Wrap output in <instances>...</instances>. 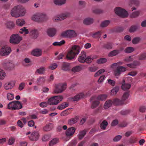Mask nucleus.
<instances>
[{
	"label": "nucleus",
	"instance_id": "1",
	"mask_svg": "<svg viewBox=\"0 0 146 146\" xmlns=\"http://www.w3.org/2000/svg\"><path fill=\"white\" fill-rule=\"evenodd\" d=\"M81 48L78 45H74L71 50L68 52L66 58L68 60H71L78 55L80 52Z\"/></svg>",
	"mask_w": 146,
	"mask_h": 146
},
{
	"label": "nucleus",
	"instance_id": "2",
	"mask_svg": "<svg viewBox=\"0 0 146 146\" xmlns=\"http://www.w3.org/2000/svg\"><path fill=\"white\" fill-rule=\"evenodd\" d=\"M25 13V10L21 5H18L14 7L11 11V14L13 17H17L23 16Z\"/></svg>",
	"mask_w": 146,
	"mask_h": 146
},
{
	"label": "nucleus",
	"instance_id": "3",
	"mask_svg": "<svg viewBox=\"0 0 146 146\" xmlns=\"http://www.w3.org/2000/svg\"><path fill=\"white\" fill-rule=\"evenodd\" d=\"M63 99L62 96H54L48 99V104L50 105H56L61 102Z\"/></svg>",
	"mask_w": 146,
	"mask_h": 146
},
{
	"label": "nucleus",
	"instance_id": "4",
	"mask_svg": "<svg viewBox=\"0 0 146 146\" xmlns=\"http://www.w3.org/2000/svg\"><path fill=\"white\" fill-rule=\"evenodd\" d=\"M114 11L117 15L122 18H126L128 16L127 11L120 7H117L115 8Z\"/></svg>",
	"mask_w": 146,
	"mask_h": 146
},
{
	"label": "nucleus",
	"instance_id": "5",
	"mask_svg": "<svg viewBox=\"0 0 146 146\" xmlns=\"http://www.w3.org/2000/svg\"><path fill=\"white\" fill-rule=\"evenodd\" d=\"M22 37L18 34H12L10 38V42L13 44H17L22 40Z\"/></svg>",
	"mask_w": 146,
	"mask_h": 146
},
{
	"label": "nucleus",
	"instance_id": "6",
	"mask_svg": "<svg viewBox=\"0 0 146 146\" xmlns=\"http://www.w3.org/2000/svg\"><path fill=\"white\" fill-rule=\"evenodd\" d=\"M61 36L63 37L72 38L77 36V34L73 30H68L62 32Z\"/></svg>",
	"mask_w": 146,
	"mask_h": 146
},
{
	"label": "nucleus",
	"instance_id": "7",
	"mask_svg": "<svg viewBox=\"0 0 146 146\" xmlns=\"http://www.w3.org/2000/svg\"><path fill=\"white\" fill-rule=\"evenodd\" d=\"M66 83H60L56 85L54 92L56 94L61 93L66 89Z\"/></svg>",
	"mask_w": 146,
	"mask_h": 146
},
{
	"label": "nucleus",
	"instance_id": "8",
	"mask_svg": "<svg viewBox=\"0 0 146 146\" xmlns=\"http://www.w3.org/2000/svg\"><path fill=\"white\" fill-rule=\"evenodd\" d=\"M0 49L1 52V55L3 56L8 55L11 51V48L7 45L2 46Z\"/></svg>",
	"mask_w": 146,
	"mask_h": 146
},
{
	"label": "nucleus",
	"instance_id": "9",
	"mask_svg": "<svg viewBox=\"0 0 146 146\" xmlns=\"http://www.w3.org/2000/svg\"><path fill=\"white\" fill-rule=\"evenodd\" d=\"M4 68L7 70H10L13 68L14 65L12 61H5L3 64Z\"/></svg>",
	"mask_w": 146,
	"mask_h": 146
},
{
	"label": "nucleus",
	"instance_id": "10",
	"mask_svg": "<svg viewBox=\"0 0 146 146\" xmlns=\"http://www.w3.org/2000/svg\"><path fill=\"white\" fill-rule=\"evenodd\" d=\"M126 70V69L125 67L122 66H118L114 71L115 75L116 76H119L122 72Z\"/></svg>",
	"mask_w": 146,
	"mask_h": 146
},
{
	"label": "nucleus",
	"instance_id": "11",
	"mask_svg": "<svg viewBox=\"0 0 146 146\" xmlns=\"http://www.w3.org/2000/svg\"><path fill=\"white\" fill-rule=\"evenodd\" d=\"M86 56V53L84 51H82L78 58V61L80 63H84Z\"/></svg>",
	"mask_w": 146,
	"mask_h": 146
},
{
	"label": "nucleus",
	"instance_id": "12",
	"mask_svg": "<svg viewBox=\"0 0 146 146\" xmlns=\"http://www.w3.org/2000/svg\"><path fill=\"white\" fill-rule=\"evenodd\" d=\"M39 137V133L37 131H34L32 133L31 135L29 136L30 139L33 141H36Z\"/></svg>",
	"mask_w": 146,
	"mask_h": 146
},
{
	"label": "nucleus",
	"instance_id": "13",
	"mask_svg": "<svg viewBox=\"0 0 146 146\" xmlns=\"http://www.w3.org/2000/svg\"><path fill=\"white\" fill-rule=\"evenodd\" d=\"M56 32V29L54 28H49L46 30L47 35L50 37L54 36Z\"/></svg>",
	"mask_w": 146,
	"mask_h": 146
},
{
	"label": "nucleus",
	"instance_id": "14",
	"mask_svg": "<svg viewBox=\"0 0 146 146\" xmlns=\"http://www.w3.org/2000/svg\"><path fill=\"white\" fill-rule=\"evenodd\" d=\"M76 130V129L74 127H70L65 132V134L67 136H72Z\"/></svg>",
	"mask_w": 146,
	"mask_h": 146
},
{
	"label": "nucleus",
	"instance_id": "15",
	"mask_svg": "<svg viewBox=\"0 0 146 146\" xmlns=\"http://www.w3.org/2000/svg\"><path fill=\"white\" fill-rule=\"evenodd\" d=\"M15 82L13 81H11L6 83L4 85V88L6 90L11 89L15 86Z\"/></svg>",
	"mask_w": 146,
	"mask_h": 146
},
{
	"label": "nucleus",
	"instance_id": "16",
	"mask_svg": "<svg viewBox=\"0 0 146 146\" xmlns=\"http://www.w3.org/2000/svg\"><path fill=\"white\" fill-rule=\"evenodd\" d=\"M30 34L31 38L35 39L38 37L39 33L37 30L34 29L31 31L30 33Z\"/></svg>",
	"mask_w": 146,
	"mask_h": 146
},
{
	"label": "nucleus",
	"instance_id": "17",
	"mask_svg": "<svg viewBox=\"0 0 146 146\" xmlns=\"http://www.w3.org/2000/svg\"><path fill=\"white\" fill-rule=\"evenodd\" d=\"M42 51L41 49L36 48L33 50L32 52V54L33 56L38 57L41 55Z\"/></svg>",
	"mask_w": 146,
	"mask_h": 146
},
{
	"label": "nucleus",
	"instance_id": "18",
	"mask_svg": "<svg viewBox=\"0 0 146 146\" xmlns=\"http://www.w3.org/2000/svg\"><path fill=\"white\" fill-rule=\"evenodd\" d=\"M54 127V125L52 123L47 124L43 128V130L44 131H48L52 130Z\"/></svg>",
	"mask_w": 146,
	"mask_h": 146
},
{
	"label": "nucleus",
	"instance_id": "19",
	"mask_svg": "<svg viewBox=\"0 0 146 146\" xmlns=\"http://www.w3.org/2000/svg\"><path fill=\"white\" fill-rule=\"evenodd\" d=\"M84 94L83 93H80L76 95L74 97L71 98V100L72 101L74 102L78 101L80 99L84 98Z\"/></svg>",
	"mask_w": 146,
	"mask_h": 146
},
{
	"label": "nucleus",
	"instance_id": "20",
	"mask_svg": "<svg viewBox=\"0 0 146 146\" xmlns=\"http://www.w3.org/2000/svg\"><path fill=\"white\" fill-rule=\"evenodd\" d=\"M131 87V84L129 83L126 84L125 80L123 79L122 84L121 88L122 90L124 91L127 90L129 89Z\"/></svg>",
	"mask_w": 146,
	"mask_h": 146
},
{
	"label": "nucleus",
	"instance_id": "21",
	"mask_svg": "<svg viewBox=\"0 0 146 146\" xmlns=\"http://www.w3.org/2000/svg\"><path fill=\"white\" fill-rule=\"evenodd\" d=\"M113 104L115 106H120L124 104V103L121 99L120 100L117 98H115L113 100Z\"/></svg>",
	"mask_w": 146,
	"mask_h": 146
},
{
	"label": "nucleus",
	"instance_id": "22",
	"mask_svg": "<svg viewBox=\"0 0 146 146\" xmlns=\"http://www.w3.org/2000/svg\"><path fill=\"white\" fill-rule=\"evenodd\" d=\"M79 117L78 116H76L74 118L69 119L68 122V124L71 125L76 123L78 120Z\"/></svg>",
	"mask_w": 146,
	"mask_h": 146
},
{
	"label": "nucleus",
	"instance_id": "23",
	"mask_svg": "<svg viewBox=\"0 0 146 146\" xmlns=\"http://www.w3.org/2000/svg\"><path fill=\"white\" fill-rule=\"evenodd\" d=\"M84 66V65H83L80 66H77L73 68L72 70L74 72H78L83 69Z\"/></svg>",
	"mask_w": 146,
	"mask_h": 146
},
{
	"label": "nucleus",
	"instance_id": "24",
	"mask_svg": "<svg viewBox=\"0 0 146 146\" xmlns=\"http://www.w3.org/2000/svg\"><path fill=\"white\" fill-rule=\"evenodd\" d=\"M69 104L67 102H64L61 104L59 105L57 107V108L59 110H62L65 108L68 107L69 106Z\"/></svg>",
	"mask_w": 146,
	"mask_h": 146
},
{
	"label": "nucleus",
	"instance_id": "25",
	"mask_svg": "<svg viewBox=\"0 0 146 146\" xmlns=\"http://www.w3.org/2000/svg\"><path fill=\"white\" fill-rule=\"evenodd\" d=\"M70 14L68 12H65L60 14L59 16L61 21L64 20L70 16Z\"/></svg>",
	"mask_w": 146,
	"mask_h": 146
},
{
	"label": "nucleus",
	"instance_id": "26",
	"mask_svg": "<svg viewBox=\"0 0 146 146\" xmlns=\"http://www.w3.org/2000/svg\"><path fill=\"white\" fill-rule=\"evenodd\" d=\"M112 104H113V100H107L104 104V108L105 109H108L111 106Z\"/></svg>",
	"mask_w": 146,
	"mask_h": 146
},
{
	"label": "nucleus",
	"instance_id": "27",
	"mask_svg": "<svg viewBox=\"0 0 146 146\" xmlns=\"http://www.w3.org/2000/svg\"><path fill=\"white\" fill-rule=\"evenodd\" d=\"M93 22V20L92 19L88 18L85 19L83 21V23L86 25H90Z\"/></svg>",
	"mask_w": 146,
	"mask_h": 146
},
{
	"label": "nucleus",
	"instance_id": "28",
	"mask_svg": "<svg viewBox=\"0 0 146 146\" xmlns=\"http://www.w3.org/2000/svg\"><path fill=\"white\" fill-rule=\"evenodd\" d=\"M22 106L20 102L15 101V106L14 108H13L14 110H19L22 108Z\"/></svg>",
	"mask_w": 146,
	"mask_h": 146
},
{
	"label": "nucleus",
	"instance_id": "29",
	"mask_svg": "<svg viewBox=\"0 0 146 146\" xmlns=\"http://www.w3.org/2000/svg\"><path fill=\"white\" fill-rule=\"evenodd\" d=\"M66 0H54V3L55 5L58 6H61L65 4Z\"/></svg>",
	"mask_w": 146,
	"mask_h": 146
},
{
	"label": "nucleus",
	"instance_id": "30",
	"mask_svg": "<svg viewBox=\"0 0 146 146\" xmlns=\"http://www.w3.org/2000/svg\"><path fill=\"white\" fill-rule=\"evenodd\" d=\"M39 17H40V22L43 21H46L48 19L46 15L42 13H39Z\"/></svg>",
	"mask_w": 146,
	"mask_h": 146
},
{
	"label": "nucleus",
	"instance_id": "31",
	"mask_svg": "<svg viewBox=\"0 0 146 146\" xmlns=\"http://www.w3.org/2000/svg\"><path fill=\"white\" fill-rule=\"evenodd\" d=\"M86 130H84L80 131L78 135V139L80 140L82 139L86 135Z\"/></svg>",
	"mask_w": 146,
	"mask_h": 146
},
{
	"label": "nucleus",
	"instance_id": "32",
	"mask_svg": "<svg viewBox=\"0 0 146 146\" xmlns=\"http://www.w3.org/2000/svg\"><path fill=\"white\" fill-rule=\"evenodd\" d=\"M5 25L7 28L10 29H13L15 26V24L12 21L7 22Z\"/></svg>",
	"mask_w": 146,
	"mask_h": 146
},
{
	"label": "nucleus",
	"instance_id": "33",
	"mask_svg": "<svg viewBox=\"0 0 146 146\" xmlns=\"http://www.w3.org/2000/svg\"><path fill=\"white\" fill-rule=\"evenodd\" d=\"M108 123L106 120H104L101 123L100 125V127L101 129L103 130H105L107 126L108 125Z\"/></svg>",
	"mask_w": 146,
	"mask_h": 146
},
{
	"label": "nucleus",
	"instance_id": "34",
	"mask_svg": "<svg viewBox=\"0 0 146 146\" xmlns=\"http://www.w3.org/2000/svg\"><path fill=\"white\" fill-rule=\"evenodd\" d=\"M61 69L64 71H67L70 70L69 65L68 63H63L61 67Z\"/></svg>",
	"mask_w": 146,
	"mask_h": 146
},
{
	"label": "nucleus",
	"instance_id": "35",
	"mask_svg": "<svg viewBox=\"0 0 146 146\" xmlns=\"http://www.w3.org/2000/svg\"><path fill=\"white\" fill-rule=\"evenodd\" d=\"M120 52L119 50H115L110 52L108 56L109 57H113L116 56Z\"/></svg>",
	"mask_w": 146,
	"mask_h": 146
},
{
	"label": "nucleus",
	"instance_id": "36",
	"mask_svg": "<svg viewBox=\"0 0 146 146\" xmlns=\"http://www.w3.org/2000/svg\"><path fill=\"white\" fill-rule=\"evenodd\" d=\"M45 77L40 76L37 78V82L38 84H41L44 82L45 81Z\"/></svg>",
	"mask_w": 146,
	"mask_h": 146
},
{
	"label": "nucleus",
	"instance_id": "37",
	"mask_svg": "<svg viewBox=\"0 0 146 146\" xmlns=\"http://www.w3.org/2000/svg\"><path fill=\"white\" fill-rule=\"evenodd\" d=\"M139 26L138 25H132L129 29V31L130 33H133L136 31L138 29Z\"/></svg>",
	"mask_w": 146,
	"mask_h": 146
},
{
	"label": "nucleus",
	"instance_id": "38",
	"mask_svg": "<svg viewBox=\"0 0 146 146\" xmlns=\"http://www.w3.org/2000/svg\"><path fill=\"white\" fill-rule=\"evenodd\" d=\"M101 31H98L92 35V36L94 38H99L101 37V35L102 33Z\"/></svg>",
	"mask_w": 146,
	"mask_h": 146
},
{
	"label": "nucleus",
	"instance_id": "39",
	"mask_svg": "<svg viewBox=\"0 0 146 146\" xmlns=\"http://www.w3.org/2000/svg\"><path fill=\"white\" fill-rule=\"evenodd\" d=\"M140 14V11H137L132 13L130 15V17L131 18H133L137 17L139 16Z\"/></svg>",
	"mask_w": 146,
	"mask_h": 146
},
{
	"label": "nucleus",
	"instance_id": "40",
	"mask_svg": "<svg viewBox=\"0 0 146 146\" xmlns=\"http://www.w3.org/2000/svg\"><path fill=\"white\" fill-rule=\"evenodd\" d=\"M46 68L44 67H41L37 69L36 72L39 74H43L44 73Z\"/></svg>",
	"mask_w": 146,
	"mask_h": 146
},
{
	"label": "nucleus",
	"instance_id": "41",
	"mask_svg": "<svg viewBox=\"0 0 146 146\" xmlns=\"http://www.w3.org/2000/svg\"><path fill=\"white\" fill-rule=\"evenodd\" d=\"M25 21L23 19H18L16 22V24L19 26H22L25 24Z\"/></svg>",
	"mask_w": 146,
	"mask_h": 146
},
{
	"label": "nucleus",
	"instance_id": "42",
	"mask_svg": "<svg viewBox=\"0 0 146 146\" xmlns=\"http://www.w3.org/2000/svg\"><path fill=\"white\" fill-rule=\"evenodd\" d=\"M59 139L57 138H55L53 139L50 141L49 145L50 146H52L56 144L58 142Z\"/></svg>",
	"mask_w": 146,
	"mask_h": 146
},
{
	"label": "nucleus",
	"instance_id": "43",
	"mask_svg": "<svg viewBox=\"0 0 146 146\" xmlns=\"http://www.w3.org/2000/svg\"><path fill=\"white\" fill-rule=\"evenodd\" d=\"M93 12L95 14H99L103 13L104 11L101 9H95L93 10Z\"/></svg>",
	"mask_w": 146,
	"mask_h": 146
},
{
	"label": "nucleus",
	"instance_id": "44",
	"mask_svg": "<svg viewBox=\"0 0 146 146\" xmlns=\"http://www.w3.org/2000/svg\"><path fill=\"white\" fill-rule=\"evenodd\" d=\"M119 89V87L118 86L115 87L111 90V94L112 95H115L118 92Z\"/></svg>",
	"mask_w": 146,
	"mask_h": 146
},
{
	"label": "nucleus",
	"instance_id": "45",
	"mask_svg": "<svg viewBox=\"0 0 146 146\" xmlns=\"http://www.w3.org/2000/svg\"><path fill=\"white\" fill-rule=\"evenodd\" d=\"M135 49L134 48L132 47H127L125 50V52L127 53H131Z\"/></svg>",
	"mask_w": 146,
	"mask_h": 146
},
{
	"label": "nucleus",
	"instance_id": "46",
	"mask_svg": "<svg viewBox=\"0 0 146 146\" xmlns=\"http://www.w3.org/2000/svg\"><path fill=\"white\" fill-rule=\"evenodd\" d=\"M113 44L111 43L108 42L104 45V47L106 49H110L112 48Z\"/></svg>",
	"mask_w": 146,
	"mask_h": 146
},
{
	"label": "nucleus",
	"instance_id": "47",
	"mask_svg": "<svg viewBox=\"0 0 146 146\" xmlns=\"http://www.w3.org/2000/svg\"><path fill=\"white\" fill-rule=\"evenodd\" d=\"M40 17H39V13L36 14L33 16L32 19L33 20L36 21L40 22Z\"/></svg>",
	"mask_w": 146,
	"mask_h": 146
},
{
	"label": "nucleus",
	"instance_id": "48",
	"mask_svg": "<svg viewBox=\"0 0 146 146\" xmlns=\"http://www.w3.org/2000/svg\"><path fill=\"white\" fill-rule=\"evenodd\" d=\"M110 23V21L108 20L104 21L101 23L100 26L102 27H106Z\"/></svg>",
	"mask_w": 146,
	"mask_h": 146
},
{
	"label": "nucleus",
	"instance_id": "49",
	"mask_svg": "<svg viewBox=\"0 0 146 146\" xmlns=\"http://www.w3.org/2000/svg\"><path fill=\"white\" fill-rule=\"evenodd\" d=\"M129 95V93L128 92H125L124 93L121 99L124 102V101L127 99Z\"/></svg>",
	"mask_w": 146,
	"mask_h": 146
},
{
	"label": "nucleus",
	"instance_id": "50",
	"mask_svg": "<svg viewBox=\"0 0 146 146\" xmlns=\"http://www.w3.org/2000/svg\"><path fill=\"white\" fill-rule=\"evenodd\" d=\"M15 101L12 102H10L8 105V108L9 109H12L14 110L13 108H14L15 106Z\"/></svg>",
	"mask_w": 146,
	"mask_h": 146
},
{
	"label": "nucleus",
	"instance_id": "51",
	"mask_svg": "<svg viewBox=\"0 0 146 146\" xmlns=\"http://www.w3.org/2000/svg\"><path fill=\"white\" fill-rule=\"evenodd\" d=\"M19 33L21 34L24 33L25 34H27L29 33V31L28 30L26 29V27H24L20 29Z\"/></svg>",
	"mask_w": 146,
	"mask_h": 146
},
{
	"label": "nucleus",
	"instance_id": "52",
	"mask_svg": "<svg viewBox=\"0 0 146 146\" xmlns=\"http://www.w3.org/2000/svg\"><path fill=\"white\" fill-rule=\"evenodd\" d=\"M100 104L98 100H96L93 102L91 106V108L94 109L97 107Z\"/></svg>",
	"mask_w": 146,
	"mask_h": 146
},
{
	"label": "nucleus",
	"instance_id": "53",
	"mask_svg": "<svg viewBox=\"0 0 146 146\" xmlns=\"http://www.w3.org/2000/svg\"><path fill=\"white\" fill-rule=\"evenodd\" d=\"M141 40V38L139 37H136L134 38L132 40V42L134 44H138Z\"/></svg>",
	"mask_w": 146,
	"mask_h": 146
},
{
	"label": "nucleus",
	"instance_id": "54",
	"mask_svg": "<svg viewBox=\"0 0 146 146\" xmlns=\"http://www.w3.org/2000/svg\"><path fill=\"white\" fill-rule=\"evenodd\" d=\"M107 96L106 95H101L98 96L97 99L103 101L106 99L107 98Z\"/></svg>",
	"mask_w": 146,
	"mask_h": 146
},
{
	"label": "nucleus",
	"instance_id": "55",
	"mask_svg": "<svg viewBox=\"0 0 146 146\" xmlns=\"http://www.w3.org/2000/svg\"><path fill=\"white\" fill-rule=\"evenodd\" d=\"M107 61V59L104 58H100L98 60L97 62L99 64H102L106 62Z\"/></svg>",
	"mask_w": 146,
	"mask_h": 146
},
{
	"label": "nucleus",
	"instance_id": "56",
	"mask_svg": "<svg viewBox=\"0 0 146 146\" xmlns=\"http://www.w3.org/2000/svg\"><path fill=\"white\" fill-rule=\"evenodd\" d=\"M146 58V53H143L141 54L139 58V59L140 60H143L145 59Z\"/></svg>",
	"mask_w": 146,
	"mask_h": 146
},
{
	"label": "nucleus",
	"instance_id": "57",
	"mask_svg": "<svg viewBox=\"0 0 146 146\" xmlns=\"http://www.w3.org/2000/svg\"><path fill=\"white\" fill-rule=\"evenodd\" d=\"M105 72V70L104 69H101L98 71L94 74L95 77H97L99 76L100 74H101L102 73H104Z\"/></svg>",
	"mask_w": 146,
	"mask_h": 146
},
{
	"label": "nucleus",
	"instance_id": "58",
	"mask_svg": "<svg viewBox=\"0 0 146 146\" xmlns=\"http://www.w3.org/2000/svg\"><path fill=\"white\" fill-rule=\"evenodd\" d=\"M6 74L4 71L0 69V79H3L5 77Z\"/></svg>",
	"mask_w": 146,
	"mask_h": 146
},
{
	"label": "nucleus",
	"instance_id": "59",
	"mask_svg": "<svg viewBox=\"0 0 146 146\" xmlns=\"http://www.w3.org/2000/svg\"><path fill=\"white\" fill-rule=\"evenodd\" d=\"M98 69V68L96 66L90 67L88 68L89 70L91 72H95Z\"/></svg>",
	"mask_w": 146,
	"mask_h": 146
},
{
	"label": "nucleus",
	"instance_id": "60",
	"mask_svg": "<svg viewBox=\"0 0 146 146\" xmlns=\"http://www.w3.org/2000/svg\"><path fill=\"white\" fill-rule=\"evenodd\" d=\"M130 110H122L120 112V114L122 115H125L129 113Z\"/></svg>",
	"mask_w": 146,
	"mask_h": 146
},
{
	"label": "nucleus",
	"instance_id": "61",
	"mask_svg": "<svg viewBox=\"0 0 146 146\" xmlns=\"http://www.w3.org/2000/svg\"><path fill=\"white\" fill-rule=\"evenodd\" d=\"M57 66V65L56 63L52 64L49 66L48 68L51 70H54L56 68Z\"/></svg>",
	"mask_w": 146,
	"mask_h": 146
},
{
	"label": "nucleus",
	"instance_id": "62",
	"mask_svg": "<svg viewBox=\"0 0 146 146\" xmlns=\"http://www.w3.org/2000/svg\"><path fill=\"white\" fill-rule=\"evenodd\" d=\"M122 138V136L120 135H118L115 136L113 139L114 142H117L120 140Z\"/></svg>",
	"mask_w": 146,
	"mask_h": 146
},
{
	"label": "nucleus",
	"instance_id": "63",
	"mask_svg": "<svg viewBox=\"0 0 146 146\" xmlns=\"http://www.w3.org/2000/svg\"><path fill=\"white\" fill-rule=\"evenodd\" d=\"M93 59L91 58L90 56H88L86 57L85 62L87 64H89L91 63L92 62V60Z\"/></svg>",
	"mask_w": 146,
	"mask_h": 146
},
{
	"label": "nucleus",
	"instance_id": "64",
	"mask_svg": "<svg viewBox=\"0 0 146 146\" xmlns=\"http://www.w3.org/2000/svg\"><path fill=\"white\" fill-rule=\"evenodd\" d=\"M7 98L9 100H12L14 98V95L11 93H8L7 94Z\"/></svg>",
	"mask_w": 146,
	"mask_h": 146
}]
</instances>
